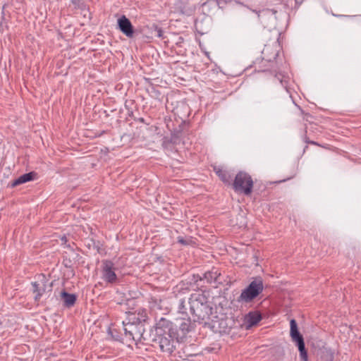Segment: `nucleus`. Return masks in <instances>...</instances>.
I'll return each mask as SVG.
<instances>
[{"mask_svg": "<svg viewBox=\"0 0 361 361\" xmlns=\"http://www.w3.org/2000/svg\"><path fill=\"white\" fill-rule=\"evenodd\" d=\"M177 325L165 318H161L156 324V335L157 338L155 343H158L160 350L163 353L171 354L175 348L178 338L176 329Z\"/></svg>", "mask_w": 361, "mask_h": 361, "instance_id": "1", "label": "nucleus"}, {"mask_svg": "<svg viewBox=\"0 0 361 361\" xmlns=\"http://www.w3.org/2000/svg\"><path fill=\"white\" fill-rule=\"evenodd\" d=\"M188 303L194 322H201L210 319L212 307H210L207 298L204 294L200 293L191 294Z\"/></svg>", "mask_w": 361, "mask_h": 361, "instance_id": "2", "label": "nucleus"}, {"mask_svg": "<svg viewBox=\"0 0 361 361\" xmlns=\"http://www.w3.org/2000/svg\"><path fill=\"white\" fill-rule=\"evenodd\" d=\"M264 290L263 281L261 277L255 278L247 288L242 290L238 298V302L249 303L255 299Z\"/></svg>", "mask_w": 361, "mask_h": 361, "instance_id": "3", "label": "nucleus"}, {"mask_svg": "<svg viewBox=\"0 0 361 361\" xmlns=\"http://www.w3.org/2000/svg\"><path fill=\"white\" fill-rule=\"evenodd\" d=\"M254 182L251 176L245 171H239L232 183V188L236 192L250 195L252 192Z\"/></svg>", "mask_w": 361, "mask_h": 361, "instance_id": "4", "label": "nucleus"}, {"mask_svg": "<svg viewBox=\"0 0 361 361\" xmlns=\"http://www.w3.org/2000/svg\"><path fill=\"white\" fill-rule=\"evenodd\" d=\"M32 293L35 294V302H39L42 297L52 290V283L49 282L44 274L39 275L37 280L32 282Z\"/></svg>", "mask_w": 361, "mask_h": 361, "instance_id": "5", "label": "nucleus"}, {"mask_svg": "<svg viewBox=\"0 0 361 361\" xmlns=\"http://www.w3.org/2000/svg\"><path fill=\"white\" fill-rule=\"evenodd\" d=\"M123 325L125 336L128 339L134 341H140L142 339L145 340L144 337L145 327L140 321L137 323L134 322L126 323L123 321Z\"/></svg>", "mask_w": 361, "mask_h": 361, "instance_id": "6", "label": "nucleus"}, {"mask_svg": "<svg viewBox=\"0 0 361 361\" xmlns=\"http://www.w3.org/2000/svg\"><path fill=\"white\" fill-rule=\"evenodd\" d=\"M102 279L109 283H114L117 281V276L115 273L114 264L111 260H104L102 262Z\"/></svg>", "mask_w": 361, "mask_h": 361, "instance_id": "7", "label": "nucleus"}, {"mask_svg": "<svg viewBox=\"0 0 361 361\" xmlns=\"http://www.w3.org/2000/svg\"><path fill=\"white\" fill-rule=\"evenodd\" d=\"M276 11L271 9H265L258 13V18L260 23L264 27H270L275 23Z\"/></svg>", "mask_w": 361, "mask_h": 361, "instance_id": "8", "label": "nucleus"}, {"mask_svg": "<svg viewBox=\"0 0 361 361\" xmlns=\"http://www.w3.org/2000/svg\"><path fill=\"white\" fill-rule=\"evenodd\" d=\"M118 27L126 37L132 38L134 36V28L130 20L124 15L117 20Z\"/></svg>", "mask_w": 361, "mask_h": 361, "instance_id": "9", "label": "nucleus"}, {"mask_svg": "<svg viewBox=\"0 0 361 361\" xmlns=\"http://www.w3.org/2000/svg\"><path fill=\"white\" fill-rule=\"evenodd\" d=\"M262 314L258 311L250 312L245 317V322L247 328L257 325L262 320Z\"/></svg>", "mask_w": 361, "mask_h": 361, "instance_id": "10", "label": "nucleus"}, {"mask_svg": "<svg viewBox=\"0 0 361 361\" xmlns=\"http://www.w3.org/2000/svg\"><path fill=\"white\" fill-rule=\"evenodd\" d=\"M214 171L222 182L226 185H232L233 177L228 171L221 168H214Z\"/></svg>", "mask_w": 361, "mask_h": 361, "instance_id": "11", "label": "nucleus"}, {"mask_svg": "<svg viewBox=\"0 0 361 361\" xmlns=\"http://www.w3.org/2000/svg\"><path fill=\"white\" fill-rule=\"evenodd\" d=\"M220 275L221 273L219 272V269L212 267L211 270L203 274V278L207 283H212L213 282H217Z\"/></svg>", "mask_w": 361, "mask_h": 361, "instance_id": "12", "label": "nucleus"}, {"mask_svg": "<svg viewBox=\"0 0 361 361\" xmlns=\"http://www.w3.org/2000/svg\"><path fill=\"white\" fill-rule=\"evenodd\" d=\"M61 300H63V305L66 307H73L77 300V297L73 293H69L65 290L61 293Z\"/></svg>", "mask_w": 361, "mask_h": 361, "instance_id": "13", "label": "nucleus"}, {"mask_svg": "<svg viewBox=\"0 0 361 361\" xmlns=\"http://www.w3.org/2000/svg\"><path fill=\"white\" fill-rule=\"evenodd\" d=\"M178 322L179 330L182 332L183 335L186 334L191 331V318L189 317H182L180 320H177Z\"/></svg>", "mask_w": 361, "mask_h": 361, "instance_id": "14", "label": "nucleus"}, {"mask_svg": "<svg viewBox=\"0 0 361 361\" xmlns=\"http://www.w3.org/2000/svg\"><path fill=\"white\" fill-rule=\"evenodd\" d=\"M35 176H36V173H35L33 171L27 173H25V174L19 176L18 178L15 179L11 183V187L14 188L20 184H23V183H25L28 181L34 180Z\"/></svg>", "mask_w": 361, "mask_h": 361, "instance_id": "15", "label": "nucleus"}, {"mask_svg": "<svg viewBox=\"0 0 361 361\" xmlns=\"http://www.w3.org/2000/svg\"><path fill=\"white\" fill-rule=\"evenodd\" d=\"M290 335L293 340V341L296 342L298 341H300L301 339H303L302 336L300 333L298 324L296 321L294 319H292L290 321Z\"/></svg>", "mask_w": 361, "mask_h": 361, "instance_id": "16", "label": "nucleus"}, {"mask_svg": "<svg viewBox=\"0 0 361 361\" xmlns=\"http://www.w3.org/2000/svg\"><path fill=\"white\" fill-rule=\"evenodd\" d=\"M274 82H278L287 92L289 78L281 73H276L274 76Z\"/></svg>", "mask_w": 361, "mask_h": 361, "instance_id": "17", "label": "nucleus"}, {"mask_svg": "<svg viewBox=\"0 0 361 361\" xmlns=\"http://www.w3.org/2000/svg\"><path fill=\"white\" fill-rule=\"evenodd\" d=\"M295 343H296V344H297V345L298 347V350H299V352H300V355L301 360H303V361H307L308 357H307V350L305 349V345L304 339H301L300 341H298Z\"/></svg>", "mask_w": 361, "mask_h": 361, "instance_id": "18", "label": "nucleus"}, {"mask_svg": "<svg viewBox=\"0 0 361 361\" xmlns=\"http://www.w3.org/2000/svg\"><path fill=\"white\" fill-rule=\"evenodd\" d=\"M319 357L321 361H333L334 355L331 350L325 348L321 350Z\"/></svg>", "mask_w": 361, "mask_h": 361, "instance_id": "19", "label": "nucleus"}, {"mask_svg": "<svg viewBox=\"0 0 361 361\" xmlns=\"http://www.w3.org/2000/svg\"><path fill=\"white\" fill-rule=\"evenodd\" d=\"M271 50V47L269 46H265L263 51H262V54L263 55V59H265L267 61L271 62L272 59H275L277 56L278 54L277 52L273 53V55L271 56H269L268 54L269 51Z\"/></svg>", "mask_w": 361, "mask_h": 361, "instance_id": "20", "label": "nucleus"}, {"mask_svg": "<svg viewBox=\"0 0 361 361\" xmlns=\"http://www.w3.org/2000/svg\"><path fill=\"white\" fill-rule=\"evenodd\" d=\"M178 312L183 317H188L187 313L186 302L184 299L179 300L178 305Z\"/></svg>", "mask_w": 361, "mask_h": 361, "instance_id": "21", "label": "nucleus"}, {"mask_svg": "<svg viewBox=\"0 0 361 361\" xmlns=\"http://www.w3.org/2000/svg\"><path fill=\"white\" fill-rule=\"evenodd\" d=\"M71 3L74 6V8L76 9L83 10L86 7V5L82 1V0H71Z\"/></svg>", "mask_w": 361, "mask_h": 361, "instance_id": "22", "label": "nucleus"}, {"mask_svg": "<svg viewBox=\"0 0 361 361\" xmlns=\"http://www.w3.org/2000/svg\"><path fill=\"white\" fill-rule=\"evenodd\" d=\"M177 241L178 243L183 245H190L192 242V240L190 238H185L183 236H178L177 238Z\"/></svg>", "mask_w": 361, "mask_h": 361, "instance_id": "23", "label": "nucleus"}, {"mask_svg": "<svg viewBox=\"0 0 361 361\" xmlns=\"http://www.w3.org/2000/svg\"><path fill=\"white\" fill-rule=\"evenodd\" d=\"M155 30L157 32L156 36L159 38L163 39L164 38V32H163L162 29L161 27H157Z\"/></svg>", "mask_w": 361, "mask_h": 361, "instance_id": "24", "label": "nucleus"}, {"mask_svg": "<svg viewBox=\"0 0 361 361\" xmlns=\"http://www.w3.org/2000/svg\"><path fill=\"white\" fill-rule=\"evenodd\" d=\"M193 279H194L195 282H197L199 281L204 280L203 275L200 276L199 274H197V275L194 274L193 275Z\"/></svg>", "mask_w": 361, "mask_h": 361, "instance_id": "25", "label": "nucleus"}, {"mask_svg": "<svg viewBox=\"0 0 361 361\" xmlns=\"http://www.w3.org/2000/svg\"><path fill=\"white\" fill-rule=\"evenodd\" d=\"M310 144L313 145H317V146H321V145H319L318 142H314V141H310Z\"/></svg>", "mask_w": 361, "mask_h": 361, "instance_id": "26", "label": "nucleus"}, {"mask_svg": "<svg viewBox=\"0 0 361 361\" xmlns=\"http://www.w3.org/2000/svg\"><path fill=\"white\" fill-rule=\"evenodd\" d=\"M304 140L306 143L310 144V140H309V138L307 136L305 137Z\"/></svg>", "mask_w": 361, "mask_h": 361, "instance_id": "27", "label": "nucleus"}, {"mask_svg": "<svg viewBox=\"0 0 361 361\" xmlns=\"http://www.w3.org/2000/svg\"><path fill=\"white\" fill-rule=\"evenodd\" d=\"M139 121L141 123H145V119L143 118H140Z\"/></svg>", "mask_w": 361, "mask_h": 361, "instance_id": "28", "label": "nucleus"}, {"mask_svg": "<svg viewBox=\"0 0 361 361\" xmlns=\"http://www.w3.org/2000/svg\"><path fill=\"white\" fill-rule=\"evenodd\" d=\"M295 2H296V3H298V2H299V1H300V2H302L303 0H295Z\"/></svg>", "mask_w": 361, "mask_h": 361, "instance_id": "29", "label": "nucleus"}, {"mask_svg": "<svg viewBox=\"0 0 361 361\" xmlns=\"http://www.w3.org/2000/svg\"><path fill=\"white\" fill-rule=\"evenodd\" d=\"M61 240H62L63 241L66 240V237L61 238Z\"/></svg>", "mask_w": 361, "mask_h": 361, "instance_id": "30", "label": "nucleus"}, {"mask_svg": "<svg viewBox=\"0 0 361 361\" xmlns=\"http://www.w3.org/2000/svg\"><path fill=\"white\" fill-rule=\"evenodd\" d=\"M61 240H62L63 241L66 240V237L61 238Z\"/></svg>", "mask_w": 361, "mask_h": 361, "instance_id": "31", "label": "nucleus"}]
</instances>
